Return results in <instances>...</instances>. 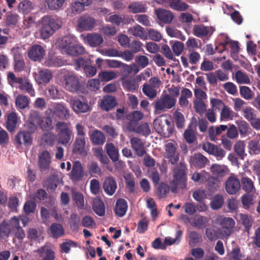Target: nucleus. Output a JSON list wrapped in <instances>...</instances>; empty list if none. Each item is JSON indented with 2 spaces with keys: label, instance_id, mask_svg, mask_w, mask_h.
Instances as JSON below:
<instances>
[{
  "label": "nucleus",
  "instance_id": "nucleus-1",
  "mask_svg": "<svg viewBox=\"0 0 260 260\" xmlns=\"http://www.w3.org/2000/svg\"><path fill=\"white\" fill-rule=\"evenodd\" d=\"M41 27L40 34L42 39L45 40L52 36L55 32L61 27V19L57 16H44L41 21Z\"/></svg>",
  "mask_w": 260,
  "mask_h": 260
},
{
  "label": "nucleus",
  "instance_id": "nucleus-2",
  "mask_svg": "<svg viewBox=\"0 0 260 260\" xmlns=\"http://www.w3.org/2000/svg\"><path fill=\"white\" fill-rule=\"evenodd\" d=\"M187 170L186 165L183 162H180L174 169V179L172 182L173 192H177L178 186L183 188L185 186Z\"/></svg>",
  "mask_w": 260,
  "mask_h": 260
},
{
  "label": "nucleus",
  "instance_id": "nucleus-3",
  "mask_svg": "<svg viewBox=\"0 0 260 260\" xmlns=\"http://www.w3.org/2000/svg\"><path fill=\"white\" fill-rule=\"evenodd\" d=\"M65 88L71 92H77L81 89L80 79L77 75L73 72L67 71L63 76Z\"/></svg>",
  "mask_w": 260,
  "mask_h": 260
},
{
  "label": "nucleus",
  "instance_id": "nucleus-4",
  "mask_svg": "<svg viewBox=\"0 0 260 260\" xmlns=\"http://www.w3.org/2000/svg\"><path fill=\"white\" fill-rule=\"evenodd\" d=\"M70 104L73 110L77 113L87 112L90 108L87 99L84 96L71 99Z\"/></svg>",
  "mask_w": 260,
  "mask_h": 260
},
{
  "label": "nucleus",
  "instance_id": "nucleus-5",
  "mask_svg": "<svg viewBox=\"0 0 260 260\" xmlns=\"http://www.w3.org/2000/svg\"><path fill=\"white\" fill-rule=\"evenodd\" d=\"M154 127L158 133H162L164 135L168 132V136L173 133L174 128L170 127L171 122L168 119H161L157 118L153 122Z\"/></svg>",
  "mask_w": 260,
  "mask_h": 260
},
{
  "label": "nucleus",
  "instance_id": "nucleus-6",
  "mask_svg": "<svg viewBox=\"0 0 260 260\" xmlns=\"http://www.w3.org/2000/svg\"><path fill=\"white\" fill-rule=\"evenodd\" d=\"M176 99L172 95L166 94L156 102L155 108L157 110L164 111L172 108L176 104Z\"/></svg>",
  "mask_w": 260,
  "mask_h": 260
},
{
  "label": "nucleus",
  "instance_id": "nucleus-7",
  "mask_svg": "<svg viewBox=\"0 0 260 260\" xmlns=\"http://www.w3.org/2000/svg\"><path fill=\"white\" fill-rule=\"evenodd\" d=\"M96 23L95 19L88 14L81 16L78 20V27L81 31L91 30Z\"/></svg>",
  "mask_w": 260,
  "mask_h": 260
},
{
  "label": "nucleus",
  "instance_id": "nucleus-8",
  "mask_svg": "<svg viewBox=\"0 0 260 260\" xmlns=\"http://www.w3.org/2000/svg\"><path fill=\"white\" fill-rule=\"evenodd\" d=\"M202 148L210 154H212L217 159H222L225 156V151L211 143L206 142L202 144Z\"/></svg>",
  "mask_w": 260,
  "mask_h": 260
},
{
  "label": "nucleus",
  "instance_id": "nucleus-9",
  "mask_svg": "<svg viewBox=\"0 0 260 260\" xmlns=\"http://www.w3.org/2000/svg\"><path fill=\"white\" fill-rule=\"evenodd\" d=\"M53 107V114L59 119L67 120L70 117V110L64 103H55Z\"/></svg>",
  "mask_w": 260,
  "mask_h": 260
},
{
  "label": "nucleus",
  "instance_id": "nucleus-10",
  "mask_svg": "<svg viewBox=\"0 0 260 260\" xmlns=\"http://www.w3.org/2000/svg\"><path fill=\"white\" fill-rule=\"evenodd\" d=\"M165 157L172 165L176 164L179 159V154L176 151V145L174 143L170 142L165 145Z\"/></svg>",
  "mask_w": 260,
  "mask_h": 260
},
{
  "label": "nucleus",
  "instance_id": "nucleus-11",
  "mask_svg": "<svg viewBox=\"0 0 260 260\" xmlns=\"http://www.w3.org/2000/svg\"><path fill=\"white\" fill-rule=\"evenodd\" d=\"M51 163V156L48 150H43L38 156V166L41 172L49 169Z\"/></svg>",
  "mask_w": 260,
  "mask_h": 260
},
{
  "label": "nucleus",
  "instance_id": "nucleus-12",
  "mask_svg": "<svg viewBox=\"0 0 260 260\" xmlns=\"http://www.w3.org/2000/svg\"><path fill=\"white\" fill-rule=\"evenodd\" d=\"M15 141L17 144V147L21 146L22 144L26 147L30 146L32 142V135L27 131H20L15 136Z\"/></svg>",
  "mask_w": 260,
  "mask_h": 260
},
{
  "label": "nucleus",
  "instance_id": "nucleus-13",
  "mask_svg": "<svg viewBox=\"0 0 260 260\" xmlns=\"http://www.w3.org/2000/svg\"><path fill=\"white\" fill-rule=\"evenodd\" d=\"M45 55V51L40 45H33L28 52V57L34 61H40Z\"/></svg>",
  "mask_w": 260,
  "mask_h": 260
},
{
  "label": "nucleus",
  "instance_id": "nucleus-14",
  "mask_svg": "<svg viewBox=\"0 0 260 260\" xmlns=\"http://www.w3.org/2000/svg\"><path fill=\"white\" fill-rule=\"evenodd\" d=\"M240 187V180L235 176H230L225 182V190L229 194H236Z\"/></svg>",
  "mask_w": 260,
  "mask_h": 260
},
{
  "label": "nucleus",
  "instance_id": "nucleus-15",
  "mask_svg": "<svg viewBox=\"0 0 260 260\" xmlns=\"http://www.w3.org/2000/svg\"><path fill=\"white\" fill-rule=\"evenodd\" d=\"M34 77L36 81L39 84L48 83L52 78V74L48 69H39L37 72H35Z\"/></svg>",
  "mask_w": 260,
  "mask_h": 260
},
{
  "label": "nucleus",
  "instance_id": "nucleus-16",
  "mask_svg": "<svg viewBox=\"0 0 260 260\" xmlns=\"http://www.w3.org/2000/svg\"><path fill=\"white\" fill-rule=\"evenodd\" d=\"M70 176L72 180L79 181L82 179L84 170L80 161L77 160L73 162Z\"/></svg>",
  "mask_w": 260,
  "mask_h": 260
},
{
  "label": "nucleus",
  "instance_id": "nucleus-17",
  "mask_svg": "<svg viewBox=\"0 0 260 260\" xmlns=\"http://www.w3.org/2000/svg\"><path fill=\"white\" fill-rule=\"evenodd\" d=\"M130 143L132 148L134 150L136 154L138 156L142 157L146 153L144 143L140 138L133 137L131 138Z\"/></svg>",
  "mask_w": 260,
  "mask_h": 260
},
{
  "label": "nucleus",
  "instance_id": "nucleus-18",
  "mask_svg": "<svg viewBox=\"0 0 260 260\" xmlns=\"http://www.w3.org/2000/svg\"><path fill=\"white\" fill-rule=\"evenodd\" d=\"M241 202L243 207L246 210L252 212L254 210L256 201L254 199L253 194L245 193L241 198Z\"/></svg>",
  "mask_w": 260,
  "mask_h": 260
},
{
  "label": "nucleus",
  "instance_id": "nucleus-19",
  "mask_svg": "<svg viewBox=\"0 0 260 260\" xmlns=\"http://www.w3.org/2000/svg\"><path fill=\"white\" fill-rule=\"evenodd\" d=\"M193 34L198 38H203L213 34L212 27L205 26L202 24L194 25L193 27Z\"/></svg>",
  "mask_w": 260,
  "mask_h": 260
},
{
  "label": "nucleus",
  "instance_id": "nucleus-20",
  "mask_svg": "<svg viewBox=\"0 0 260 260\" xmlns=\"http://www.w3.org/2000/svg\"><path fill=\"white\" fill-rule=\"evenodd\" d=\"M62 49L67 54L77 56L84 53V47L80 44H67L62 46Z\"/></svg>",
  "mask_w": 260,
  "mask_h": 260
},
{
  "label": "nucleus",
  "instance_id": "nucleus-21",
  "mask_svg": "<svg viewBox=\"0 0 260 260\" xmlns=\"http://www.w3.org/2000/svg\"><path fill=\"white\" fill-rule=\"evenodd\" d=\"M117 105V101L114 96L106 95L101 100L100 107L102 109L109 111L115 108Z\"/></svg>",
  "mask_w": 260,
  "mask_h": 260
},
{
  "label": "nucleus",
  "instance_id": "nucleus-22",
  "mask_svg": "<svg viewBox=\"0 0 260 260\" xmlns=\"http://www.w3.org/2000/svg\"><path fill=\"white\" fill-rule=\"evenodd\" d=\"M209 162L207 158L201 153H194L190 158L189 163L191 166L198 168H204Z\"/></svg>",
  "mask_w": 260,
  "mask_h": 260
},
{
  "label": "nucleus",
  "instance_id": "nucleus-23",
  "mask_svg": "<svg viewBox=\"0 0 260 260\" xmlns=\"http://www.w3.org/2000/svg\"><path fill=\"white\" fill-rule=\"evenodd\" d=\"M105 192L109 196H112L117 188L116 181L112 176L106 178L103 184Z\"/></svg>",
  "mask_w": 260,
  "mask_h": 260
},
{
  "label": "nucleus",
  "instance_id": "nucleus-24",
  "mask_svg": "<svg viewBox=\"0 0 260 260\" xmlns=\"http://www.w3.org/2000/svg\"><path fill=\"white\" fill-rule=\"evenodd\" d=\"M72 152L74 154L85 156L87 152L85 150V139L75 138L73 145Z\"/></svg>",
  "mask_w": 260,
  "mask_h": 260
},
{
  "label": "nucleus",
  "instance_id": "nucleus-25",
  "mask_svg": "<svg viewBox=\"0 0 260 260\" xmlns=\"http://www.w3.org/2000/svg\"><path fill=\"white\" fill-rule=\"evenodd\" d=\"M84 42L91 47H96L104 42L102 36L99 34H87L84 38Z\"/></svg>",
  "mask_w": 260,
  "mask_h": 260
},
{
  "label": "nucleus",
  "instance_id": "nucleus-26",
  "mask_svg": "<svg viewBox=\"0 0 260 260\" xmlns=\"http://www.w3.org/2000/svg\"><path fill=\"white\" fill-rule=\"evenodd\" d=\"M128 32L135 37L139 38L143 40L148 39V34L145 28L139 25H135L128 28Z\"/></svg>",
  "mask_w": 260,
  "mask_h": 260
},
{
  "label": "nucleus",
  "instance_id": "nucleus-27",
  "mask_svg": "<svg viewBox=\"0 0 260 260\" xmlns=\"http://www.w3.org/2000/svg\"><path fill=\"white\" fill-rule=\"evenodd\" d=\"M237 218L239 221L244 227V231L248 235L250 234L251 227L252 226V220L250 216L247 214L239 213L237 215Z\"/></svg>",
  "mask_w": 260,
  "mask_h": 260
},
{
  "label": "nucleus",
  "instance_id": "nucleus-28",
  "mask_svg": "<svg viewBox=\"0 0 260 260\" xmlns=\"http://www.w3.org/2000/svg\"><path fill=\"white\" fill-rule=\"evenodd\" d=\"M240 182L242 189L246 193H252L255 191L254 183L251 178L247 176H243Z\"/></svg>",
  "mask_w": 260,
  "mask_h": 260
},
{
  "label": "nucleus",
  "instance_id": "nucleus-29",
  "mask_svg": "<svg viewBox=\"0 0 260 260\" xmlns=\"http://www.w3.org/2000/svg\"><path fill=\"white\" fill-rule=\"evenodd\" d=\"M157 16L159 20L164 23H171L174 17L172 13L164 9H158L156 11Z\"/></svg>",
  "mask_w": 260,
  "mask_h": 260
},
{
  "label": "nucleus",
  "instance_id": "nucleus-30",
  "mask_svg": "<svg viewBox=\"0 0 260 260\" xmlns=\"http://www.w3.org/2000/svg\"><path fill=\"white\" fill-rule=\"evenodd\" d=\"M127 210V204L126 201L122 199H119L116 202L114 208V212L119 217L123 216Z\"/></svg>",
  "mask_w": 260,
  "mask_h": 260
},
{
  "label": "nucleus",
  "instance_id": "nucleus-31",
  "mask_svg": "<svg viewBox=\"0 0 260 260\" xmlns=\"http://www.w3.org/2000/svg\"><path fill=\"white\" fill-rule=\"evenodd\" d=\"M18 121L17 115L15 112L10 113L7 116L6 128L10 133L15 131Z\"/></svg>",
  "mask_w": 260,
  "mask_h": 260
},
{
  "label": "nucleus",
  "instance_id": "nucleus-32",
  "mask_svg": "<svg viewBox=\"0 0 260 260\" xmlns=\"http://www.w3.org/2000/svg\"><path fill=\"white\" fill-rule=\"evenodd\" d=\"M34 9V5L28 0H24L19 3L18 10L19 13L28 14Z\"/></svg>",
  "mask_w": 260,
  "mask_h": 260
},
{
  "label": "nucleus",
  "instance_id": "nucleus-33",
  "mask_svg": "<svg viewBox=\"0 0 260 260\" xmlns=\"http://www.w3.org/2000/svg\"><path fill=\"white\" fill-rule=\"evenodd\" d=\"M90 139L93 144L96 145H103L106 141V137L101 131L95 130L92 132Z\"/></svg>",
  "mask_w": 260,
  "mask_h": 260
},
{
  "label": "nucleus",
  "instance_id": "nucleus-34",
  "mask_svg": "<svg viewBox=\"0 0 260 260\" xmlns=\"http://www.w3.org/2000/svg\"><path fill=\"white\" fill-rule=\"evenodd\" d=\"M40 256L45 253L42 260H54L55 258V252L52 249H46L45 246H42L37 251Z\"/></svg>",
  "mask_w": 260,
  "mask_h": 260
},
{
  "label": "nucleus",
  "instance_id": "nucleus-35",
  "mask_svg": "<svg viewBox=\"0 0 260 260\" xmlns=\"http://www.w3.org/2000/svg\"><path fill=\"white\" fill-rule=\"evenodd\" d=\"M92 209L99 216H102L105 214V206L103 201L100 199H95L93 201Z\"/></svg>",
  "mask_w": 260,
  "mask_h": 260
},
{
  "label": "nucleus",
  "instance_id": "nucleus-36",
  "mask_svg": "<svg viewBox=\"0 0 260 260\" xmlns=\"http://www.w3.org/2000/svg\"><path fill=\"white\" fill-rule=\"evenodd\" d=\"M184 136L187 143L190 144L194 143L197 138L195 129L192 125H188L184 132Z\"/></svg>",
  "mask_w": 260,
  "mask_h": 260
},
{
  "label": "nucleus",
  "instance_id": "nucleus-37",
  "mask_svg": "<svg viewBox=\"0 0 260 260\" xmlns=\"http://www.w3.org/2000/svg\"><path fill=\"white\" fill-rule=\"evenodd\" d=\"M105 148L109 157L113 162L118 161L119 159L118 150L114 145L113 143L107 144Z\"/></svg>",
  "mask_w": 260,
  "mask_h": 260
},
{
  "label": "nucleus",
  "instance_id": "nucleus-38",
  "mask_svg": "<svg viewBox=\"0 0 260 260\" xmlns=\"http://www.w3.org/2000/svg\"><path fill=\"white\" fill-rule=\"evenodd\" d=\"M169 4L170 7L176 11H183L187 10L188 5L184 2H181V0H163Z\"/></svg>",
  "mask_w": 260,
  "mask_h": 260
},
{
  "label": "nucleus",
  "instance_id": "nucleus-39",
  "mask_svg": "<svg viewBox=\"0 0 260 260\" xmlns=\"http://www.w3.org/2000/svg\"><path fill=\"white\" fill-rule=\"evenodd\" d=\"M18 84V88L20 90L29 93L30 96L35 95V92L32 89V84H30L28 79L25 78H22V81Z\"/></svg>",
  "mask_w": 260,
  "mask_h": 260
},
{
  "label": "nucleus",
  "instance_id": "nucleus-40",
  "mask_svg": "<svg viewBox=\"0 0 260 260\" xmlns=\"http://www.w3.org/2000/svg\"><path fill=\"white\" fill-rule=\"evenodd\" d=\"M50 229L52 237L55 239L61 237L64 234V231L62 225L56 223V222L52 224Z\"/></svg>",
  "mask_w": 260,
  "mask_h": 260
},
{
  "label": "nucleus",
  "instance_id": "nucleus-41",
  "mask_svg": "<svg viewBox=\"0 0 260 260\" xmlns=\"http://www.w3.org/2000/svg\"><path fill=\"white\" fill-rule=\"evenodd\" d=\"M191 91L187 88H183L181 91V95L179 99V103L181 107H187L188 104V98H191Z\"/></svg>",
  "mask_w": 260,
  "mask_h": 260
},
{
  "label": "nucleus",
  "instance_id": "nucleus-42",
  "mask_svg": "<svg viewBox=\"0 0 260 260\" xmlns=\"http://www.w3.org/2000/svg\"><path fill=\"white\" fill-rule=\"evenodd\" d=\"M128 9L130 12L134 14L145 13L147 10V8L144 5L136 2L130 3L128 6Z\"/></svg>",
  "mask_w": 260,
  "mask_h": 260
},
{
  "label": "nucleus",
  "instance_id": "nucleus-43",
  "mask_svg": "<svg viewBox=\"0 0 260 260\" xmlns=\"http://www.w3.org/2000/svg\"><path fill=\"white\" fill-rule=\"evenodd\" d=\"M72 136V130L63 132H58V140L59 143L67 145L71 141Z\"/></svg>",
  "mask_w": 260,
  "mask_h": 260
},
{
  "label": "nucleus",
  "instance_id": "nucleus-44",
  "mask_svg": "<svg viewBox=\"0 0 260 260\" xmlns=\"http://www.w3.org/2000/svg\"><path fill=\"white\" fill-rule=\"evenodd\" d=\"M234 150L241 159H244L246 156L245 152V144L243 141H238L234 145Z\"/></svg>",
  "mask_w": 260,
  "mask_h": 260
},
{
  "label": "nucleus",
  "instance_id": "nucleus-45",
  "mask_svg": "<svg viewBox=\"0 0 260 260\" xmlns=\"http://www.w3.org/2000/svg\"><path fill=\"white\" fill-rule=\"evenodd\" d=\"M224 200L222 195H215L212 199L210 205L211 208L215 210L222 207L224 204Z\"/></svg>",
  "mask_w": 260,
  "mask_h": 260
},
{
  "label": "nucleus",
  "instance_id": "nucleus-46",
  "mask_svg": "<svg viewBox=\"0 0 260 260\" xmlns=\"http://www.w3.org/2000/svg\"><path fill=\"white\" fill-rule=\"evenodd\" d=\"M39 125L43 131L48 132L52 127V120L49 117H42Z\"/></svg>",
  "mask_w": 260,
  "mask_h": 260
},
{
  "label": "nucleus",
  "instance_id": "nucleus-47",
  "mask_svg": "<svg viewBox=\"0 0 260 260\" xmlns=\"http://www.w3.org/2000/svg\"><path fill=\"white\" fill-rule=\"evenodd\" d=\"M174 119L177 128H183L185 124L184 115L180 111H176L174 113Z\"/></svg>",
  "mask_w": 260,
  "mask_h": 260
},
{
  "label": "nucleus",
  "instance_id": "nucleus-48",
  "mask_svg": "<svg viewBox=\"0 0 260 260\" xmlns=\"http://www.w3.org/2000/svg\"><path fill=\"white\" fill-rule=\"evenodd\" d=\"M66 0H46L49 9L58 10L62 8Z\"/></svg>",
  "mask_w": 260,
  "mask_h": 260
},
{
  "label": "nucleus",
  "instance_id": "nucleus-49",
  "mask_svg": "<svg viewBox=\"0 0 260 260\" xmlns=\"http://www.w3.org/2000/svg\"><path fill=\"white\" fill-rule=\"evenodd\" d=\"M150 132H151L149 124L147 122L138 124L135 131V133L144 136H148L150 134Z\"/></svg>",
  "mask_w": 260,
  "mask_h": 260
},
{
  "label": "nucleus",
  "instance_id": "nucleus-50",
  "mask_svg": "<svg viewBox=\"0 0 260 260\" xmlns=\"http://www.w3.org/2000/svg\"><path fill=\"white\" fill-rule=\"evenodd\" d=\"M15 103L18 108L23 109L28 106L29 100L26 96L18 95L16 99Z\"/></svg>",
  "mask_w": 260,
  "mask_h": 260
},
{
  "label": "nucleus",
  "instance_id": "nucleus-51",
  "mask_svg": "<svg viewBox=\"0 0 260 260\" xmlns=\"http://www.w3.org/2000/svg\"><path fill=\"white\" fill-rule=\"evenodd\" d=\"M248 148L250 154H260V143L256 140H250L248 143Z\"/></svg>",
  "mask_w": 260,
  "mask_h": 260
},
{
  "label": "nucleus",
  "instance_id": "nucleus-52",
  "mask_svg": "<svg viewBox=\"0 0 260 260\" xmlns=\"http://www.w3.org/2000/svg\"><path fill=\"white\" fill-rule=\"evenodd\" d=\"M238 125V129L242 136H246L250 128L249 124L243 120H239L236 122Z\"/></svg>",
  "mask_w": 260,
  "mask_h": 260
},
{
  "label": "nucleus",
  "instance_id": "nucleus-53",
  "mask_svg": "<svg viewBox=\"0 0 260 260\" xmlns=\"http://www.w3.org/2000/svg\"><path fill=\"white\" fill-rule=\"evenodd\" d=\"M123 87L127 91L134 92L138 89V84L135 80L127 79L122 83Z\"/></svg>",
  "mask_w": 260,
  "mask_h": 260
},
{
  "label": "nucleus",
  "instance_id": "nucleus-54",
  "mask_svg": "<svg viewBox=\"0 0 260 260\" xmlns=\"http://www.w3.org/2000/svg\"><path fill=\"white\" fill-rule=\"evenodd\" d=\"M144 114L142 112L138 110L131 112L127 114L125 116V119L126 120H132L137 123L142 120Z\"/></svg>",
  "mask_w": 260,
  "mask_h": 260
},
{
  "label": "nucleus",
  "instance_id": "nucleus-55",
  "mask_svg": "<svg viewBox=\"0 0 260 260\" xmlns=\"http://www.w3.org/2000/svg\"><path fill=\"white\" fill-rule=\"evenodd\" d=\"M87 169L89 174L91 176L94 174L100 175L102 173V169L99 166L98 163L95 161H92L88 165Z\"/></svg>",
  "mask_w": 260,
  "mask_h": 260
},
{
  "label": "nucleus",
  "instance_id": "nucleus-56",
  "mask_svg": "<svg viewBox=\"0 0 260 260\" xmlns=\"http://www.w3.org/2000/svg\"><path fill=\"white\" fill-rule=\"evenodd\" d=\"M71 11L75 14H80L84 11V7L78 0H74L71 4Z\"/></svg>",
  "mask_w": 260,
  "mask_h": 260
},
{
  "label": "nucleus",
  "instance_id": "nucleus-57",
  "mask_svg": "<svg viewBox=\"0 0 260 260\" xmlns=\"http://www.w3.org/2000/svg\"><path fill=\"white\" fill-rule=\"evenodd\" d=\"M11 233V230L8 222L3 221L0 224V237L2 238L8 237Z\"/></svg>",
  "mask_w": 260,
  "mask_h": 260
},
{
  "label": "nucleus",
  "instance_id": "nucleus-58",
  "mask_svg": "<svg viewBox=\"0 0 260 260\" xmlns=\"http://www.w3.org/2000/svg\"><path fill=\"white\" fill-rule=\"evenodd\" d=\"M117 75L114 72L103 71L99 73V77L102 81H109L111 80L116 78Z\"/></svg>",
  "mask_w": 260,
  "mask_h": 260
},
{
  "label": "nucleus",
  "instance_id": "nucleus-59",
  "mask_svg": "<svg viewBox=\"0 0 260 260\" xmlns=\"http://www.w3.org/2000/svg\"><path fill=\"white\" fill-rule=\"evenodd\" d=\"M125 181L126 187L128 189L130 192H134L135 191V185L136 182L133 175L131 174H127L124 177Z\"/></svg>",
  "mask_w": 260,
  "mask_h": 260
},
{
  "label": "nucleus",
  "instance_id": "nucleus-60",
  "mask_svg": "<svg viewBox=\"0 0 260 260\" xmlns=\"http://www.w3.org/2000/svg\"><path fill=\"white\" fill-rule=\"evenodd\" d=\"M219 181L214 177H209L207 180V188L211 192H214L219 186Z\"/></svg>",
  "mask_w": 260,
  "mask_h": 260
},
{
  "label": "nucleus",
  "instance_id": "nucleus-61",
  "mask_svg": "<svg viewBox=\"0 0 260 260\" xmlns=\"http://www.w3.org/2000/svg\"><path fill=\"white\" fill-rule=\"evenodd\" d=\"M170 190V188L168 185L165 183H161L158 186L157 195L160 198H164L166 197Z\"/></svg>",
  "mask_w": 260,
  "mask_h": 260
},
{
  "label": "nucleus",
  "instance_id": "nucleus-62",
  "mask_svg": "<svg viewBox=\"0 0 260 260\" xmlns=\"http://www.w3.org/2000/svg\"><path fill=\"white\" fill-rule=\"evenodd\" d=\"M142 91L150 99L154 98L157 94L156 91L154 87L148 84H144Z\"/></svg>",
  "mask_w": 260,
  "mask_h": 260
},
{
  "label": "nucleus",
  "instance_id": "nucleus-63",
  "mask_svg": "<svg viewBox=\"0 0 260 260\" xmlns=\"http://www.w3.org/2000/svg\"><path fill=\"white\" fill-rule=\"evenodd\" d=\"M73 200L79 208H84V196L82 195L81 192H74L73 193Z\"/></svg>",
  "mask_w": 260,
  "mask_h": 260
},
{
  "label": "nucleus",
  "instance_id": "nucleus-64",
  "mask_svg": "<svg viewBox=\"0 0 260 260\" xmlns=\"http://www.w3.org/2000/svg\"><path fill=\"white\" fill-rule=\"evenodd\" d=\"M243 116L250 122L253 119L256 117V115L254 112V109L251 107H246L243 109Z\"/></svg>",
  "mask_w": 260,
  "mask_h": 260
}]
</instances>
